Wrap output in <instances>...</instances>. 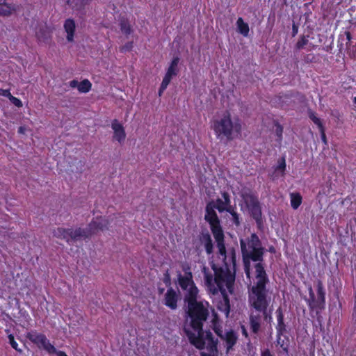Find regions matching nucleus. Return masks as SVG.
I'll use <instances>...</instances> for the list:
<instances>
[{"mask_svg": "<svg viewBox=\"0 0 356 356\" xmlns=\"http://www.w3.org/2000/svg\"><path fill=\"white\" fill-rule=\"evenodd\" d=\"M240 246L244 272L248 277H250L251 262H255L256 282L248 289V302L255 311L261 313L266 320L271 318L268 311L271 298L268 296L266 285L269 278L264 268V256L266 249L256 233H252L245 239H240Z\"/></svg>", "mask_w": 356, "mask_h": 356, "instance_id": "nucleus-1", "label": "nucleus"}, {"mask_svg": "<svg viewBox=\"0 0 356 356\" xmlns=\"http://www.w3.org/2000/svg\"><path fill=\"white\" fill-rule=\"evenodd\" d=\"M196 289L191 290L189 298L186 300L187 302L186 314L190 319V326L197 334L186 327L184 331L191 345L198 350H203L205 347V333L203 325L209 315V303L207 302L198 301L197 296H195Z\"/></svg>", "mask_w": 356, "mask_h": 356, "instance_id": "nucleus-2", "label": "nucleus"}, {"mask_svg": "<svg viewBox=\"0 0 356 356\" xmlns=\"http://www.w3.org/2000/svg\"><path fill=\"white\" fill-rule=\"evenodd\" d=\"M211 266L213 273L207 266H203L202 270L204 285L208 292L212 295H217L218 293H225L227 289L229 293H233L235 273H232L229 264H226L221 266L212 262Z\"/></svg>", "mask_w": 356, "mask_h": 356, "instance_id": "nucleus-3", "label": "nucleus"}, {"mask_svg": "<svg viewBox=\"0 0 356 356\" xmlns=\"http://www.w3.org/2000/svg\"><path fill=\"white\" fill-rule=\"evenodd\" d=\"M110 224L109 220L102 217H96L88 225V229L81 227L73 229L72 228L58 227L53 232L54 236L65 240L68 244L91 236L99 231L108 229Z\"/></svg>", "mask_w": 356, "mask_h": 356, "instance_id": "nucleus-4", "label": "nucleus"}, {"mask_svg": "<svg viewBox=\"0 0 356 356\" xmlns=\"http://www.w3.org/2000/svg\"><path fill=\"white\" fill-rule=\"evenodd\" d=\"M211 123L216 137L220 140L225 138L231 141L241 135L242 131L241 120L238 118L232 120L229 111H225L220 118L213 119Z\"/></svg>", "mask_w": 356, "mask_h": 356, "instance_id": "nucleus-5", "label": "nucleus"}, {"mask_svg": "<svg viewBox=\"0 0 356 356\" xmlns=\"http://www.w3.org/2000/svg\"><path fill=\"white\" fill-rule=\"evenodd\" d=\"M317 297L313 291L312 286H309L308 292L309 298H305L309 309L311 312H316V315L319 314L325 307V291L321 280H318L316 284Z\"/></svg>", "mask_w": 356, "mask_h": 356, "instance_id": "nucleus-6", "label": "nucleus"}, {"mask_svg": "<svg viewBox=\"0 0 356 356\" xmlns=\"http://www.w3.org/2000/svg\"><path fill=\"white\" fill-rule=\"evenodd\" d=\"M242 198L248 209L250 216L254 220L257 229L262 231L264 228V218L258 197L252 193H245L242 195Z\"/></svg>", "mask_w": 356, "mask_h": 356, "instance_id": "nucleus-7", "label": "nucleus"}, {"mask_svg": "<svg viewBox=\"0 0 356 356\" xmlns=\"http://www.w3.org/2000/svg\"><path fill=\"white\" fill-rule=\"evenodd\" d=\"M212 234L216 243V247L218 250V254L220 256L222 257L224 264H228L227 260V258L229 257V259L230 260L231 263L234 267L236 264V252L234 248H232L229 251V256H227V250L225 247L224 231L222 230L220 232H218Z\"/></svg>", "mask_w": 356, "mask_h": 356, "instance_id": "nucleus-8", "label": "nucleus"}, {"mask_svg": "<svg viewBox=\"0 0 356 356\" xmlns=\"http://www.w3.org/2000/svg\"><path fill=\"white\" fill-rule=\"evenodd\" d=\"M215 209H216V207H215V202L213 201H210L207 204L204 220L209 223L212 234L223 230L220 220Z\"/></svg>", "mask_w": 356, "mask_h": 356, "instance_id": "nucleus-9", "label": "nucleus"}, {"mask_svg": "<svg viewBox=\"0 0 356 356\" xmlns=\"http://www.w3.org/2000/svg\"><path fill=\"white\" fill-rule=\"evenodd\" d=\"M26 338L38 348H42L49 354L56 353V348L51 344L47 337L42 333H38L36 331H31L27 333Z\"/></svg>", "mask_w": 356, "mask_h": 356, "instance_id": "nucleus-10", "label": "nucleus"}, {"mask_svg": "<svg viewBox=\"0 0 356 356\" xmlns=\"http://www.w3.org/2000/svg\"><path fill=\"white\" fill-rule=\"evenodd\" d=\"M184 270L185 273L184 275H182L181 273H179L177 275V279L178 284L181 289L184 291L187 290V293L186 294L185 296V300H186L189 298L191 290L193 289H196L195 296H197L198 289L196 286L195 284L194 283V281L193 280V275L190 270V268L188 267L187 269L184 268Z\"/></svg>", "mask_w": 356, "mask_h": 356, "instance_id": "nucleus-11", "label": "nucleus"}, {"mask_svg": "<svg viewBox=\"0 0 356 356\" xmlns=\"http://www.w3.org/2000/svg\"><path fill=\"white\" fill-rule=\"evenodd\" d=\"M285 333H276L275 345L279 355L290 356V339Z\"/></svg>", "mask_w": 356, "mask_h": 356, "instance_id": "nucleus-12", "label": "nucleus"}, {"mask_svg": "<svg viewBox=\"0 0 356 356\" xmlns=\"http://www.w3.org/2000/svg\"><path fill=\"white\" fill-rule=\"evenodd\" d=\"M205 347L209 351V353L202 352L200 356H217L218 355V343L217 339H215L213 336L212 332L210 330H207L205 333Z\"/></svg>", "mask_w": 356, "mask_h": 356, "instance_id": "nucleus-13", "label": "nucleus"}, {"mask_svg": "<svg viewBox=\"0 0 356 356\" xmlns=\"http://www.w3.org/2000/svg\"><path fill=\"white\" fill-rule=\"evenodd\" d=\"M199 241L200 245L204 247L207 255H211L213 252V243L211 236L208 230L202 231L199 234Z\"/></svg>", "mask_w": 356, "mask_h": 356, "instance_id": "nucleus-14", "label": "nucleus"}, {"mask_svg": "<svg viewBox=\"0 0 356 356\" xmlns=\"http://www.w3.org/2000/svg\"><path fill=\"white\" fill-rule=\"evenodd\" d=\"M179 296L177 293L172 288L168 289L163 300V304L172 310L177 308Z\"/></svg>", "mask_w": 356, "mask_h": 356, "instance_id": "nucleus-15", "label": "nucleus"}, {"mask_svg": "<svg viewBox=\"0 0 356 356\" xmlns=\"http://www.w3.org/2000/svg\"><path fill=\"white\" fill-rule=\"evenodd\" d=\"M179 61L180 58L179 56H176L172 58L163 79L170 83L172 78L178 75L179 72L178 67Z\"/></svg>", "mask_w": 356, "mask_h": 356, "instance_id": "nucleus-16", "label": "nucleus"}, {"mask_svg": "<svg viewBox=\"0 0 356 356\" xmlns=\"http://www.w3.org/2000/svg\"><path fill=\"white\" fill-rule=\"evenodd\" d=\"M262 316L259 314L251 313L249 316V326L252 334L257 335L261 330Z\"/></svg>", "mask_w": 356, "mask_h": 356, "instance_id": "nucleus-17", "label": "nucleus"}, {"mask_svg": "<svg viewBox=\"0 0 356 356\" xmlns=\"http://www.w3.org/2000/svg\"><path fill=\"white\" fill-rule=\"evenodd\" d=\"M111 128L113 130V138L120 143L124 141L126 133L122 124L117 120H114L111 123Z\"/></svg>", "mask_w": 356, "mask_h": 356, "instance_id": "nucleus-18", "label": "nucleus"}, {"mask_svg": "<svg viewBox=\"0 0 356 356\" xmlns=\"http://www.w3.org/2000/svg\"><path fill=\"white\" fill-rule=\"evenodd\" d=\"M221 195L222 199L217 198L215 202V207L220 213L224 212L226 207L231 204V197L228 192L222 191Z\"/></svg>", "mask_w": 356, "mask_h": 356, "instance_id": "nucleus-19", "label": "nucleus"}, {"mask_svg": "<svg viewBox=\"0 0 356 356\" xmlns=\"http://www.w3.org/2000/svg\"><path fill=\"white\" fill-rule=\"evenodd\" d=\"M277 323L275 326L276 333H286V325L284 323V316L281 307H279L275 312Z\"/></svg>", "mask_w": 356, "mask_h": 356, "instance_id": "nucleus-20", "label": "nucleus"}, {"mask_svg": "<svg viewBox=\"0 0 356 356\" xmlns=\"http://www.w3.org/2000/svg\"><path fill=\"white\" fill-rule=\"evenodd\" d=\"M222 299L217 303V308L219 311L223 312L227 316L229 315L230 312V303L229 298L227 291L221 293Z\"/></svg>", "mask_w": 356, "mask_h": 356, "instance_id": "nucleus-21", "label": "nucleus"}, {"mask_svg": "<svg viewBox=\"0 0 356 356\" xmlns=\"http://www.w3.org/2000/svg\"><path fill=\"white\" fill-rule=\"evenodd\" d=\"M64 29L67 33V40L72 42L74 40L76 24L74 19L71 18L67 19L64 22Z\"/></svg>", "mask_w": 356, "mask_h": 356, "instance_id": "nucleus-22", "label": "nucleus"}, {"mask_svg": "<svg viewBox=\"0 0 356 356\" xmlns=\"http://www.w3.org/2000/svg\"><path fill=\"white\" fill-rule=\"evenodd\" d=\"M222 339L226 342V349L228 353L236 345L238 340V336L234 330H230L226 332L224 335V339Z\"/></svg>", "mask_w": 356, "mask_h": 356, "instance_id": "nucleus-23", "label": "nucleus"}, {"mask_svg": "<svg viewBox=\"0 0 356 356\" xmlns=\"http://www.w3.org/2000/svg\"><path fill=\"white\" fill-rule=\"evenodd\" d=\"M90 1L91 0H66V3L74 10L81 11Z\"/></svg>", "mask_w": 356, "mask_h": 356, "instance_id": "nucleus-24", "label": "nucleus"}, {"mask_svg": "<svg viewBox=\"0 0 356 356\" xmlns=\"http://www.w3.org/2000/svg\"><path fill=\"white\" fill-rule=\"evenodd\" d=\"M14 11L15 8L13 4L6 3V0H0V15L9 16Z\"/></svg>", "mask_w": 356, "mask_h": 356, "instance_id": "nucleus-25", "label": "nucleus"}, {"mask_svg": "<svg viewBox=\"0 0 356 356\" xmlns=\"http://www.w3.org/2000/svg\"><path fill=\"white\" fill-rule=\"evenodd\" d=\"M119 25L122 33L125 35L127 36L133 32L131 25L127 18L121 17Z\"/></svg>", "mask_w": 356, "mask_h": 356, "instance_id": "nucleus-26", "label": "nucleus"}, {"mask_svg": "<svg viewBox=\"0 0 356 356\" xmlns=\"http://www.w3.org/2000/svg\"><path fill=\"white\" fill-rule=\"evenodd\" d=\"M291 206L293 209H297L302 204V197L299 193H293L290 195Z\"/></svg>", "mask_w": 356, "mask_h": 356, "instance_id": "nucleus-27", "label": "nucleus"}, {"mask_svg": "<svg viewBox=\"0 0 356 356\" xmlns=\"http://www.w3.org/2000/svg\"><path fill=\"white\" fill-rule=\"evenodd\" d=\"M236 24L239 33L242 34L243 36H248L250 31L248 24L244 22L243 19L241 17H239L237 19Z\"/></svg>", "mask_w": 356, "mask_h": 356, "instance_id": "nucleus-28", "label": "nucleus"}, {"mask_svg": "<svg viewBox=\"0 0 356 356\" xmlns=\"http://www.w3.org/2000/svg\"><path fill=\"white\" fill-rule=\"evenodd\" d=\"M212 326L213 330L215 333L220 338L224 339V335L222 334V330L221 326L219 324V321L217 314L213 315V318L212 320Z\"/></svg>", "mask_w": 356, "mask_h": 356, "instance_id": "nucleus-29", "label": "nucleus"}, {"mask_svg": "<svg viewBox=\"0 0 356 356\" xmlns=\"http://www.w3.org/2000/svg\"><path fill=\"white\" fill-rule=\"evenodd\" d=\"M308 116L309 119L318 127L319 131L325 128L322 120L316 116V113L314 111L309 109L308 111Z\"/></svg>", "mask_w": 356, "mask_h": 356, "instance_id": "nucleus-30", "label": "nucleus"}, {"mask_svg": "<svg viewBox=\"0 0 356 356\" xmlns=\"http://www.w3.org/2000/svg\"><path fill=\"white\" fill-rule=\"evenodd\" d=\"M35 35L39 42H47L50 38L49 32L44 29H40Z\"/></svg>", "mask_w": 356, "mask_h": 356, "instance_id": "nucleus-31", "label": "nucleus"}, {"mask_svg": "<svg viewBox=\"0 0 356 356\" xmlns=\"http://www.w3.org/2000/svg\"><path fill=\"white\" fill-rule=\"evenodd\" d=\"M92 84L88 79H84L79 82L78 86V90L80 92L86 93L89 92L91 89Z\"/></svg>", "mask_w": 356, "mask_h": 356, "instance_id": "nucleus-32", "label": "nucleus"}, {"mask_svg": "<svg viewBox=\"0 0 356 356\" xmlns=\"http://www.w3.org/2000/svg\"><path fill=\"white\" fill-rule=\"evenodd\" d=\"M274 125L275 127L277 141L280 143L282 140L283 127L277 121H274Z\"/></svg>", "mask_w": 356, "mask_h": 356, "instance_id": "nucleus-33", "label": "nucleus"}, {"mask_svg": "<svg viewBox=\"0 0 356 356\" xmlns=\"http://www.w3.org/2000/svg\"><path fill=\"white\" fill-rule=\"evenodd\" d=\"M309 35H302L300 37V39L296 44V48L297 49H302L304 47L308 44L309 42Z\"/></svg>", "mask_w": 356, "mask_h": 356, "instance_id": "nucleus-34", "label": "nucleus"}, {"mask_svg": "<svg viewBox=\"0 0 356 356\" xmlns=\"http://www.w3.org/2000/svg\"><path fill=\"white\" fill-rule=\"evenodd\" d=\"M277 165L275 168V171H280L282 172V175H284L285 170H286V160L284 156L280 158L278 161Z\"/></svg>", "mask_w": 356, "mask_h": 356, "instance_id": "nucleus-35", "label": "nucleus"}, {"mask_svg": "<svg viewBox=\"0 0 356 356\" xmlns=\"http://www.w3.org/2000/svg\"><path fill=\"white\" fill-rule=\"evenodd\" d=\"M8 339H9V343H10V346H12V348H14L17 352L21 353L22 350L18 348V344L15 341L14 336L13 334H9L8 335Z\"/></svg>", "mask_w": 356, "mask_h": 356, "instance_id": "nucleus-36", "label": "nucleus"}, {"mask_svg": "<svg viewBox=\"0 0 356 356\" xmlns=\"http://www.w3.org/2000/svg\"><path fill=\"white\" fill-rule=\"evenodd\" d=\"M133 44H134L133 42H127L125 44H124L123 46L120 47V52L125 53L127 51H131L133 49V47H134Z\"/></svg>", "mask_w": 356, "mask_h": 356, "instance_id": "nucleus-37", "label": "nucleus"}, {"mask_svg": "<svg viewBox=\"0 0 356 356\" xmlns=\"http://www.w3.org/2000/svg\"><path fill=\"white\" fill-rule=\"evenodd\" d=\"M232 216V223L236 225V227H238L241 225V218L240 215L236 212H234Z\"/></svg>", "mask_w": 356, "mask_h": 356, "instance_id": "nucleus-38", "label": "nucleus"}, {"mask_svg": "<svg viewBox=\"0 0 356 356\" xmlns=\"http://www.w3.org/2000/svg\"><path fill=\"white\" fill-rule=\"evenodd\" d=\"M9 100L12 104H13L15 106L18 108H21L23 106L22 102L19 98L15 97L12 95L10 96Z\"/></svg>", "mask_w": 356, "mask_h": 356, "instance_id": "nucleus-39", "label": "nucleus"}, {"mask_svg": "<svg viewBox=\"0 0 356 356\" xmlns=\"http://www.w3.org/2000/svg\"><path fill=\"white\" fill-rule=\"evenodd\" d=\"M316 56L314 54H308L303 56V61L308 64L314 62L315 60Z\"/></svg>", "mask_w": 356, "mask_h": 356, "instance_id": "nucleus-40", "label": "nucleus"}, {"mask_svg": "<svg viewBox=\"0 0 356 356\" xmlns=\"http://www.w3.org/2000/svg\"><path fill=\"white\" fill-rule=\"evenodd\" d=\"M170 84V82L163 79L162 82L161 83L160 88L159 89V95L161 96L163 92L165 90L168 85Z\"/></svg>", "mask_w": 356, "mask_h": 356, "instance_id": "nucleus-41", "label": "nucleus"}, {"mask_svg": "<svg viewBox=\"0 0 356 356\" xmlns=\"http://www.w3.org/2000/svg\"><path fill=\"white\" fill-rule=\"evenodd\" d=\"M163 282L167 286H170L171 285V278L168 270H166L163 275Z\"/></svg>", "mask_w": 356, "mask_h": 356, "instance_id": "nucleus-42", "label": "nucleus"}, {"mask_svg": "<svg viewBox=\"0 0 356 356\" xmlns=\"http://www.w3.org/2000/svg\"><path fill=\"white\" fill-rule=\"evenodd\" d=\"M10 95L11 93L10 92V90L0 88V96H3L9 99Z\"/></svg>", "mask_w": 356, "mask_h": 356, "instance_id": "nucleus-43", "label": "nucleus"}, {"mask_svg": "<svg viewBox=\"0 0 356 356\" xmlns=\"http://www.w3.org/2000/svg\"><path fill=\"white\" fill-rule=\"evenodd\" d=\"M225 211L232 215L234 213V212H236V206H232L231 204H229V206L226 207V209H225Z\"/></svg>", "mask_w": 356, "mask_h": 356, "instance_id": "nucleus-44", "label": "nucleus"}, {"mask_svg": "<svg viewBox=\"0 0 356 356\" xmlns=\"http://www.w3.org/2000/svg\"><path fill=\"white\" fill-rule=\"evenodd\" d=\"M241 333H242V335L246 339H248V341H250V337H249V334L248 332V330L246 329V327H245V325H241Z\"/></svg>", "mask_w": 356, "mask_h": 356, "instance_id": "nucleus-45", "label": "nucleus"}, {"mask_svg": "<svg viewBox=\"0 0 356 356\" xmlns=\"http://www.w3.org/2000/svg\"><path fill=\"white\" fill-rule=\"evenodd\" d=\"M319 131L321 134V137L322 141L324 143L325 145H327V138H326V135H325V128L320 130Z\"/></svg>", "mask_w": 356, "mask_h": 356, "instance_id": "nucleus-46", "label": "nucleus"}, {"mask_svg": "<svg viewBox=\"0 0 356 356\" xmlns=\"http://www.w3.org/2000/svg\"><path fill=\"white\" fill-rule=\"evenodd\" d=\"M298 32V26L297 24H296L295 23H293L292 25V32H291L292 37H295L297 35Z\"/></svg>", "mask_w": 356, "mask_h": 356, "instance_id": "nucleus-47", "label": "nucleus"}, {"mask_svg": "<svg viewBox=\"0 0 356 356\" xmlns=\"http://www.w3.org/2000/svg\"><path fill=\"white\" fill-rule=\"evenodd\" d=\"M344 34H345V35L346 37V40H347L346 46H348L350 44V41L352 40V35L350 31H345Z\"/></svg>", "mask_w": 356, "mask_h": 356, "instance_id": "nucleus-48", "label": "nucleus"}, {"mask_svg": "<svg viewBox=\"0 0 356 356\" xmlns=\"http://www.w3.org/2000/svg\"><path fill=\"white\" fill-rule=\"evenodd\" d=\"M261 356H274L268 348H266L261 352Z\"/></svg>", "mask_w": 356, "mask_h": 356, "instance_id": "nucleus-49", "label": "nucleus"}, {"mask_svg": "<svg viewBox=\"0 0 356 356\" xmlns=\"http://www.w3.org/2000/svg\"><path fill=\"white\" fill-rule=\"evenodd\" d=\"M79 84V82L77 81V80H72L70 82V86L72 87V88H76L77 87L78 88V86Z\"/></svg>", "mask_w": 356, "mask_h": 356, "instance_id": "nucleus-50", "label": "nucleus"}, {"mask_svg": "<svg viewBox=\"0 0 356 356\" xmlns=\"http://www.w3.org/2000/svg\"><path fill=\"white\" fill-rule=\"evenodd\" d=\"M54 354H56L57 356H67V355L64 351L57 350H56V353H55Z\"/></svg>", "mask_w": 356, "mask_h": 356, "instance_id": "nucleus-51", "label": "nucleus"}, {"mask_svg": "<svg viewBox=\"0 0 356 356\" xmlns=\"http://www.w3.org/2000/svg\"><path fill=\"white\" fill-rule=\"evenodd\" d=\"M165 289L163 288H159V293L162 294L164 292Z\"/></svg>", "mask_w": 356, "mask_h": 356, "instance_id": "nucleus-52", "label": "nucleus"}, {"mask_svg": "<svg viewBox=\"0 0 356 356\" xmlns=\"http://www.w3.org/2000/svg\"><path fill=\"white\" fill-rule=\"evenodd\" d=\"M18 132H19V133H23V127H20L19 128Z\"/></svg>", "mask_w": 356, "mask_h": 356, "instance_id": "nucleus-53", "label": "nucleus"}, {"mask_svg": "<svg viewBox=\"0 0 356 356\" xmlns=\"http://www.w3.org/2000/svg\"><path fill=\"white\" fill-rule=\"evenodd\" d=\"M353 102L354 104H356V97H355L353 99Z\"/></svg>", "mask_w": 356, "mask_h": 356, "instance_id": "nucleus-54", "label": "nucleus"}, {"mask_svg": "<svg viewBox=\"0 0 356 356\" xmlns=\"http://www.w3.org/2000/svg\"><path fill=\"white\" fill-rule=\"evenodd\" d=\"M269 251L270 252H273L274 251V248L273 247L270 248Z\"/></svg>", "mask_w": 356, "mask_h": 356, "instance_id": "nucleus-55", "label": "nucleus"}]
</instances>
